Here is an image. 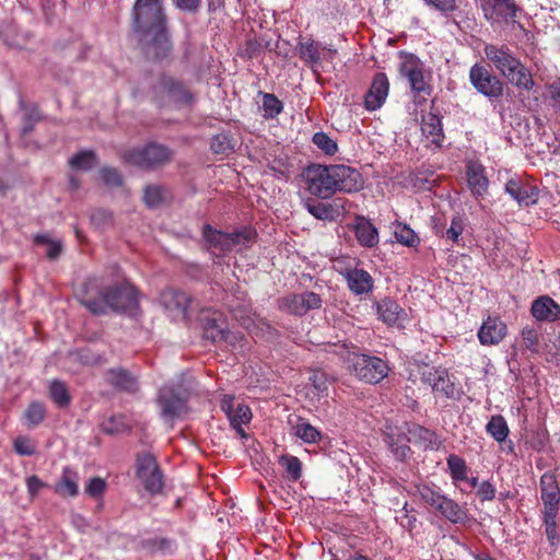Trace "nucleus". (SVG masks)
Returning <instances> with one entry per match:
<instances>
[{
	"mask_svg": "<svg viewBox=\"0 0 560 560\" xmlns=\"http://www.w3.org/2000/svg\"><path fill=\"white\" fill-rule=\"evenodd\" d=\"M133 27L150 37L149 49L156 59L172 51L164 0H135L132 7Z\"/></svg>",
	"mask_w": 560,
	"mask_h": 560,
	"instance_id": "nucleus-1",
	"label": "nucleus"
},
{
	"mask_svg": "<svg viewBox=\"0 0 560 560\" xmlns=\"http://www.w3.org/2000/svg\"><path fill=\"white\" fill-rule=\"evenodd\" d=\"M83 304L93 314H104L107 308L132 312L139 305V294L131 283L124 282L120 285L102 290L98 299L85 298Z\"/></svg>",
	"mask_w": 560,
	"mask_h": 560,
	"instance_id": "nucleus-2",
	"label": "nucleus"
},
{
	"mask_svg": "<svg viewBox=\"0 0 560 560\" xmlns=\"http://www.w3.org/2000/svg\"><path fill=\"white\" fill-rule=\"evenodd\" d=\"M347 362L355 377L369 384H377L388 375L387 362L375 355L349 352Z\"/></svg>",
	"mask_w": 560,
	"mask_h": 560,
	"instance_id": "nucleus-3",
	"label": "nucleus"
},
{
	"mask_svg": "<svg viewBox=\"0 0 560 560\" xmlns=\"http://www.w3.org/2000/svg\"><path fill=\"white\" fill-rule=\"evenodd\" d=\"M399 73L406 78L411 91L418 94L429 95L431 93V72L425 69L424 63L416 55L407 51H399Z\"/></svg>",
	"mask_w": 560,
	"mask_h": 560,
	"instance_id": "nucleus-4",
	"label": "nucleus"
},
{
	"mask_svg": "<svg viewBox=\"0 0 560 560\" xmlns=\"http://www.w3.org/2000/svg\"><path fill=\"white\" fill-rule=\"evenodd\" d=\"M202 235L210 247L225 252L237 246L246 247L248 244L253 243L256 237V231L252 228L244 226L231 233H226L207 224L203 226Z\"/></svg>",
	"mask_w": 560,
	"mask_h": 560,
	"instance_id": "nucleus-5",
	"label": "nucleus"
},
{
	"mask_svg": "<svg viewBox=\"0 0 560 560\" xmlns=\"http://www.w3.org/2000/svg\"><path fill=\"white\" fill-rule=\"evenodd\" d=\"M301 177L305 190L312 196L320 199H328L334 196L331 164H310L302 171Z\"/></svg>",
	"mask_w": 560,
	"mask_h": 560,
	"instance_id": "nucleus-6",
	"label": "nucleus"
},
{
	"mask_svg": "<svg viewBox=\"0 0 560 560\" xmlns=\"http://www.w3.org/2000/svg\"><path fill=\"white\" fill-rule=\"evenodd\" d=\"M469 82L477 92L490 101L498 100L503 95V83L489 69L480 63H475L469 70Z\"/></svg>",
	"mask_w": 560,
	"mask_h": 560,
	"instance_id": "nucleus-7",
	"label": "nucleus"
},
{
	"mask_svg": "<svg viewBox=\"0 0 560 560\" xmlns=\"http://www.w3.org/2000/svg\"><path fill=\"white\" fill-rule=\"evenodd\" d=\"M299 58L312 70L320 66L322 61H332L337 51L330 46L312 38H301L296 45Z\"/></svg>",
	"mask_w": 560,
	"mask_h": 560,
	"instance_id": "nucleus-8",
	"label": "nucleus"
},
{
	"mask_svg": "<svg viewBox=\"0 0 560 560\" xmlns=\"http://www.w3.org/2000/svg\"><path fill=\"white\" fill-rule=\"evenodd\" d=\"M504 191L520 207H530L538 202L539 188L532 180L522 176L511 177L505 183Z\"/></svg>",
	"mask_w": 560,
	"mask_h": 560,
	"instance_id": "nucleus-9",
	"label": "nucleus"
},
{
	"mask_svg": "<svg viewBox=\"0 0 560 560\" xmlns=\"http://www.w3.org/2000/svg\"><path fill=\"white\" fill-rule=\"evenodd\" d=\"M322 298L312 291L294 293L279 300V308L296 316H303L308 311L322 307Z\"/></svg>",
	"mask_w": 560,
	"mask_h": 560,
	"instance_id": "nucleus-10",
	"label": "nucleus"
},
{
	"mask_svg": "<svg viewBox=\"0 0 560 560\" xmlns=\"http://www.w3.org/2000/svg\"><path fill=\"white\" fill-rule=\"evenodd\" d=\"M334 195L337 191L352 194L364 186L362 174L355 167L345 164H331Z\"/></svg>",
	"mask_w": 560,
	"mask_h": 560,
	"instance_id": "nucleus-11",
	"label": "nucleus"
},
{
	"mask_svg": "<svg viewBox=\"0 0 560 560\" xmlns=\"http://www.w3.org/2000/svg\"><path fill=\"white\" fill-rule=\"evenodd\" d=\"M220 407L237 435L243 440L247 439L244 425L248 424L253 418L250 408L244 404H237L235 406L234 396L232 395H223Z\"/></svg>",
	"mask_w": 560,
	"mask_h": 560,
	"instance_id": "nucleus-12",
	"label": "nucleus"
},
{
	"mask_svg": "<svg viewBox=\"0 0 560 560\" xmlns=\"http://www.w3.org/2000/svg\"><path fill=\"white\" fill-rule=\"evenodd\" d=\"M406 423L401 425L386 422L384 429V442L393 453L396 459L406 460L411 455V448L409 446L410 440L408 431L406 430Z\"/></svg>",
	"mask_w": 560,
	"mask_h": 560,
	"instance_id": "nucleus-13",
	"label": "nucleus"
},
{
	"mask_svg": "<svg viewBox=\"0 0 560 560\" xmlns=\"http://www.w3.org/2000/svg\"><path fill=\"white\" fill-rule=\"evenodd\" d=\"M170 156L171 152L166 147L152 143L142 149L126 152L124 160L140 167H151L164 163Z\"/></svg>",
	"mask_w": 560,
	"mask_h": 560,
	"instance_id": "nucleus-14",
	"label": "nucleus"
},
{
	"mask_svg": "<svg viewBox=\"0 0 560 560\" xmlns=\"http://www.w3.org/2000/svg\"><path fill=\"white\" fill-rule=\"evenodd\" d=\"M158 405L160 407L161 417L165 421L183 417L188 408L186 399L178 395L172 387H163L159 392Z\"/></svg>",
	"mask_w": 560,
	"mask_h": 560,
	"instance_id": "nucleus-15",
	"label": "nucleus"
},
{
	"mask_svg": "<svg viewBox=\"0 0 560 560\" xmlns=\"http://www.w3.org/2000/svg\"><path fill=\"white\" fill-rule=\"evenodd\" d=\"M485 55L489 61L493 63L495 69L500 71L504 77L508 72L513 71L514 67L518 66L521 61L514 56L511 49L504 45L498 46L493 44H487L485 46Z\"/></svg>",
	"mask_w": 560,
	"mask_h": 560,
	"instance_id": "nucleus-16",
	"label": "nucleus"
},
{
	"mask_svg": "<svg viewBox=\"0 0 560 560\" xmlns=\"http://www.w3.org/2000/svg\"><path fill=\"white\" fill-rule=\"evenodd\" d=\"M508 334L505 323L498 316H488L478 329V340L482 346H497Z\"/></svg>",
	"mask_w": 560,
	"mask_h": 560,
	"instance_id": "nucleus-17",
	"label": "nucleus"
},
{
	"mask_svg": "<svg viewBox=\"0 0 560 560\" xmlns=\"http://www.w3.org/2000/svg\"><path fill=\"white\" fill-rule=\"evenodd\" d=\"M389 91V81L384 72H377L364 97V107L369 112L380 109L385 103Z\"/></svg>",
	"mask_w": 560,
	"mask_h": 560,
	"instance_id": "nucleus-18",
	"label": "nucleus"
},
{
	"mask_svg": "<svg viewBox=\"0 0 560 560\" xmlns=\"http://www.w3.org/2000/svg\"><path fill=\"white\" fill-rule=\"evenodd\" d=\"M482 10L489 21L515 19L521 11L514 0H482Z\"/></svg>",
	"mask_w": 560,
	"mask_h": 560,
	"instance_id": "nucleus-19",
	"label": "nucleus"
},
{
	"mask_svg": "<svg viewBox=\"0 0 560 560\" xmlns=\"http://www.w3.org/2000/svg\"><path fill=\"white\" fill-rule=\"evenodd\" d=\"M206 339L211 340L212 342H225L231 346L233 349L242 348V341L244 336L240 331H230L218 324L217 318H212L207 320L205 326Z\"/></svg>",
	"mask_w": 560,
	"mask_h": 560,
	"instance_id": "nucleus-20",
	"label": "nucleus"
},
{
	"mask_svg": "<svg viewBox=\"0 0 560 560\" xmlns=\"http://www.w3.org/2000/svg\"><path fill=\"white\" fill-rule=\"evenodd\" d=\"M530 314L538 322L553 323L560 319V305L549 295H541L532 302Z\"/></svg>",
	"mask_w": 560,
	"mask_h": 560,
	"instance_id": "nucleus-21",
	"label": "nucleus"
},
{
	"mask_svg": "<svg viewBox=\"0 0 560 560\" xmlns=\"http://www.w3.org/2000/svg\"><path fill=\"white\" fill-rule=\"evenodd\" d=\"M422 381L428 383L435 393H441L447 398L454 396V384L450 381L448 373L444 369L427 368L422 372Z\"/></svg>",
	"mask_w": 560,
	"mask_h": 560,
	"instance_id": "nucleus-22",
	"label": "nucleus"
},
{
	"mask_svg": "<svg viewBox=\"0 0 560 560\" xmlns=\"http://www.w3.org/2000/svg\"><path fill=\"white\" fill-rule=\"evenodd\" d=\"M467 183L471 194L477 198H482L489 187V180L486 176L483 165L477 161L468 162L466 166Z\"/></svg>",
	"mask_w": 560,
	"mask_h": 560,
	"instance_id": "nucleus-23",
	"label": "nucleus"
},
{
	"mask_svg": "<svg viewBox=\"0 0 560 560\" xmlns=\"http://www.w3.org/2000/svg\"><path fill=\"white\" fill-rule=\"evenodd\" d=\"M160 93L168 103L175 105H189L192 101L191 94L187 91L183 83L172 78H164L160 83Z\"/></svg>",
	"mask_w": 560,
	"mask_h": 560,
	"instance_id": "nucleus-24",
	"label": "nucleus"
},
{
	"mask_svg": "<svg viewBox=\"0 0 560 560\" xmlns=\"http://www.w3.org/2000/svg\"><path fill=\"white\" fill-rule=\"evenodd\" d=\"M410 443L422 447L423 450H438L441 441L438 434L417 423H406Z\"/></svg>",
	"mask_w": 560,
	"mask_h": 560,
	"instance_id": "nucleus-25",
	"label": "nucleus"
},
{
	"mask_svg": "<svg viewBox=\"0 0 560 560\" xmlns=\"http://www.w3.org/2000/svg\"><path fill=\"white\" fill-rule=\"evenodd\" d=\"M304 208L314 218L323 221H334L341 214V210H345L343 205L338 199L330 203H324L308 198L304 201Z\"/></svg>",
	"mask_w": 560,
	"mask_h": 560,
	"instance_id": "nucleus-26",
	"label": "nucleus"
},
{
	"mask_svg": "<svg viewBox=\"0 0 560 560\" xmlns=\"http://www.w3.org/2000/svg\"><path fill=\"white\" fill-rule=\"evenodd\" d=\"M105 380L109 385L119 390L136 393L139 388L138 378L121 368L108 370L105 374Z\"/></svg>",
	"mask_w": 560,
	"mask_h": 560,
	"instance_id": "nucleus-27",
	"label": "nucleus"
},
{
	"mask_svg": "<svg viewBox=\"0 0 560 560\" xmlns=\"http://www.w3.org/2000/svg\"><path fill=\"white\" fill-rule=\"evenodd\" d=\"M347 284L351 292L357 295L368 293L373 289L371 275L363 269H351L346 272Z\"/></svg>",
	"mask_w": 560,
	"mask_h": 560,
	"instance_id": "nucleus-28",
	"label": "nucleus"
},
{
	"mask_svg": "<svg viewBox=\"0 0 560 560\" xmlns=\"http://www.w3.org/2000/svg\"><path fill=\"white\" fill-rule=\"evenodd\" d=\"M422 135L432 144L440 147L443 142L444 135L441 118L432 113H428L422 116L421 121Z\"/></svg>",
	"mask_w": 560,
	"mask_h": 560,
	"instance_id": "nucleus-29",
	"label": "nucleus"
},
{
	"mask_svg": "<svg viewBox=\"0 0 560 560\" xmlns=\"http://www.w3.org/2000/svg\"><path fill=\"white\" fill-rule=\"evenodd\" d=\"M354 234L359 244L372 248L378 244L377 229L366 219L359 218L354 225Z\"/></svg>",
	"mask_w": 560,
	"mask_h": 560,
	"instance_id": "nucleus-30",
	"label": "nucleus"
},
{
	"mask_svg": "<svg viewBox=\"0 0 560 560\" xmlns=\"http://www.w3.org/2000/svg\"><path fill=\"white\" fill-rule=\"evenodd\" d=\"M189 302L188 295L179 290L166 289L161 294V303L166 310L176 311L184 316L187 313Z\"/></svg>",
	"mask_w": 560,
	"mask_h": 560,
	"instance_id": "nucleus-31",
	"label": "nucleus"
},
{
	"mask_svg": "<svg viewBox=\"0 0 560 560\" xmlns=\"http://www.w3.org/2000/svg\"><path fill=\"white\" fill-rule=\"evenodd\" d=\"M434 510L453 524L463 523L467 518L465 510L446 495L442 498Z\"/></svg>",
	"mask_w": 560,
	"mask_h": 560,
	"instance_id": "nucleus-32",
	"label": "nucleus"
},
{
	"mask_svg": "<svg viewBox=\"0 0 560 560\" xmlns=\"http://www.w3.org/2000/svg\"><path fill=\"white\" fill-rule=\"evenodd\" d=\"M78 482V472L70 467H65L59 481L55 486V491L61 497H75L79 492Z\"/></svg>",
	"mask_w": 560,
	"mask_h": 560,
	"instance_id": "nucleus-33",
	"label": "nucleus"
},
{
	"mask_svg": "<svg viewBox=\"0 0 560 560\" xmlns=\"http://www.w3.org/2000/svg\"><path fill=\"white\" fill-rule=\"evenodd\" d=\"M378 318L389 326L398 324L404 314L402 308L392 299H384L376 304Z\"/></svg>",
	"mask_w": 560,
	"mask_h": 560,
	"instance_id": "nucleus-34",
	"label": "nucleus"
},
{
	"mask_svg": "<svg viewBox=\"0 0 560 560\" xmlns=\"http://www.w3.org/2000/svg\"><path fill=\"white\" fill-rule=\"evenodd\" d=\"M292 429L304 443L315 444L322 439L320 431L303 418H299Z\"/></svg>",
	"mask_w": 560,
	"mask_h": 560,
	"instance_id": "nucleus-35",
	"label": "nucleus"
},
{
	"mask_svg": "<svg viewBox=\"0 0 560 560\" xmlns=\"http://www.w3.org/2000/svg\"><path fill=\"white\" fill-rule=\"evenodd\" d=\"M505 77L518 89L530 91L535 85L530 71L521 61Z\"/></svg>",
	"mask_w": 560,
	"mask_h": 560,
	"instance_id": "nucleus-36",
	"label": "nucleus"
},
{
	"mask_svg": "<svg viewBox=\"0 0 560 560\" xmlns=\"http://www.w3.org/2000/svg\"><path fill=\"white\" fill-rule=\"evenodd\" d=\"M486 432L498 443H503L509 436L510 429L504 417L501 415H495L492 416L488 421L486 425Z\"/></svg>",
	"mask_w": 560,
	"mask_h": 560,
	"instance_id": "nucleus-37",
	"label": "nucleus"
},
{
	"mask_svg": "<svg viewBox=\"0 0 560 560\" xmlns=\"http://www.w3.org/2000/svg\"><path fill=\"white\" fill-rule=\"evenodd\" d=\"M49 396L58 408H66L71 402V396L66 384L58 380L50 382Z\"/></svg>",
	"mask_w": 560,
	"mask_h": 560,
	"instance_id": "nucleus-38",
	"label": "nucleus"
},
{
	"mask_svg": "<svg viewBox=\"0 0 560 560\" xmlns=\"http://www.w3.org/2000/svg\"><path fill=\"white\" fill-rule=\"evenodd\" d=\"M446 464L453 481L457 482L468 480V467L466 462L460 456L451 454L446 458Z\"/></svg>",
	"mask_w": 560,
	"mask_h": 560,
	"instance_id": "nucleus-39",
	"label": "nucleus"
},
{
	"mask_svg": "<svg viewBox=\"0 0 560 560\" xmlns=\"http://www.w3.org/2000/svg\"><path fill=\"white\" fill-rule=\"evenodd\" d=\"M394 235L397 242L405 246L417 247L420 244L418 234L405 223L397 222L395 224Z\"/></svg>",
	"mask_w": 560,
	"mask_h": 560,
	"instance_id": "nucleus-40",
	"label": "nucleus"
},
{
	"mask_svg": "<svg viewBox=\"0 0 560 560\" xmlns=\"http://www.w3.org/2000/svg\"><path fill=\"white\" fill-rule=\"evenodd\" d=\"M279 465L285 470L289 480L298 481L301 478L302 462L296 456L282 455L279 458Z\"/></svg>",
	"mask_w": 560,
	"mask_h": 560,
	"instance_id": "nucleus-41",
	"label": "nucleus"
},
{
	"mask_svg": "<svg viewBox=\"0 0 560 560\" xmlns=\"http://www.w3.org/2000/svg\"><path fill=\"white\" fill-rule=\"evenodd\" d=\"M547 540L552 551L560 545V517L541 520Z\"/></svg>",
	"mask_w": 560,
	"mask_h": 560,
	"instance_id": "nucleus-42",
	"label": "nucleus"
},
{
	"mask_svg": "<svg viewBox=\"0 0 560 560\" xmlns=\"http://www.w3.org/2000/svg\"><path fill=\"white\" fill-rule=\"evenodd\" d=\"M283 109L282 102L271 93L262 94V110L266 119L276 118Z\"/></svg>",
	"mask_w": 560,
	"mask_h": 560,
	"instance_id": "nucleus-43",
	"label": "nucleus"
},
{
	"mask_svg": "<svg viewBox=\"0 0 560 560\" xmlns=\"http://www.w3.org/2000/svg\"><path fill=\"white\" fill-rule=\"evenodd\" d=\"M540 330L534 326H525L521 331L523 345L530 352L537 353L540 347Z\"/></svg>",
	"mask_w": 560,
	"mask_h": 560,
	"instance_id": "nucleus-44",
	"label": "nucleus"
},
{
	"mask_svg": "<svg viewBox=\"0 0 560 560\" xmlns=\"http://www.w3.org/2000/svg\"><path fill=\"white\" fill-rule=\"evenodd\" d=\"M46 416L45 406L39 401H33L24 412V418L30 428L38 425Z\"/></svg>",
	"mask_w": 560,
	"mask_h": 560,
	"instance_id": "nucleus-45",
	"label": "nucleus"
},
{
	"mask_svg": "<svg viewBox=\"0 0 560 560\" xmlns=\"http://www.w3.org/2000/svg\"><path fill=\"white\" fill-rule=\"evenodd\" d=\"M139 479L142 481L145 490L151 494L160 493L163 489L164 482L160 468L149 472L144 477H139Z\"/></svg>",
	"mask_w": 560,
	"mask_h": 560,
	"instance_id": "nucleus-46",
	"label": "nucleus"
},
{
	"mask_svg": "<svg viewBox=\"0 0 560 560\" xmlns=\"http://www.w3.org/2000/svg\"><path fill=\"white\" fill-rule=\"evenodd\" d=\"M71 167L82 171L91 170L95 163L96 158L92 151H81L73 155L69 161Z\"/></svg>",
	"mask_w": 560,
	"mask_h": 560,
	"instance_id": "nucleus-47",
	"label": "nucleus"
},
{
	"mask_svg": "<svg viewBox=\"0 0 560 560\" xmlns=\"http://www.w3.org/2000/svg\"><path fill=\"white\" fill-rule=\"evenodd\" d=\"M34 242L37 245H46L47 252L46 255L49 259L57 258L61 250L62 244L59 240H51L48 234H38L34 237Z\"/></svg>",
	"mask_w": 560,
	"mask_h": 560,
	"instance_id": "nucleus-48",
	"label": "nucleus"
},
{
	"mask_svg": "<svg viewBox=\"0 0 560 560\" xmlns=\"http://www.w3.org/2000/svg\"><path fill=\"white\" fill-rule=\"evenodd\" d=\"M233 149V140L226 133L215 135L211 140V150L215 154H229Z\"/></svg>",
	"mask_w": 560,
	"mask_h": 560,
	"instance_id": "nucleus-49",
	"label": "nucleus"
},
{
	"mask_svg": "<svg viewBox=\"0 0 560 560\" xmlns=\"http://www.w3.org/2000/svg\"><path fill=\"white\" fill-rule=\"evenodd\" d=\"M102 429L108 434H116L128 430L129 425L126 422L125 416L115 415L102 423Z\"/></svg>",
	"mask_w": 560,
	"mask_h": 560,
	"instance_id": "nucleus-50",
	"label": "nucleus"
},
{
	"mask_svg": "<svg viewBox=\"0 0 560 560\" xmlns=\"http://www.w3.org/2000/svg\"><path fill=\"white\" fill-rule=\"evenodd\" d=\"M158 468L159 467H158L156 460L151 454L143 453V454L138 455V457H137V476H138V478L144 477L149 472H152Z\"/></svg>",
	"mask_w": 560,
	"mask_h": 560,
	"instance_id": "nucleus-51",
	"label": "nucleus"
},
{
	"mask_svg": "<svg viewBox=\"0 0 560 560\" xmlns=\"http://www.w3.org/2000/svg\"><path fill=\"white\" fill-rule=\"evenodd\" d=\"M313 143L327 155H334L338 151L337 143L325 132H316Z\"/></svg>",
	"mask_w": 560,
	"mask_h": 560,
	"instance_id": "nucleus-52",
	"label": "nucleus"
},
{
	"mask_svg": "<svg viewBox=\"0 0 560 560\" xmlns=\"http://www.w3.org/2000/svg\"><path fill=\"white\" fill-rule=\"evenodd\" d=\"M166 191L160 186H148L144 190V202L148 207L154 208L164 201Z\"/></svg>",
	"mask_w": 560,
	"mask_h": 560,
	"instance_id": "nucleus-53",
	"label": "nucleus"
},
{
	"mask_svg": "<svg viewBox=\"0 0 560 560\" xmlns=\"http://www.w3.org/2000/svg\"><path fill=\"white\" fill-rule=\"evenodd\" d=\"M465 229V221L462 215L452 218L451 225L445 232V236L455 244H459L460 235Z\"/></svg>",
	"mask_w": 560,
	"mask_h": 560,
	"instance_id": "nucleus-54",
	"label": "nucleus"
},
{
	"mask_svg": "<svg viewBox=\"0 0 560 560\" xmlns=\"http://www.w3.org/2000/svg\"><path fill=\"white\" fill-rule=\"evenodd\" d=\"M419 495L422 502L431 506L433 510L444 497L443 493L428 486H423L419 489Z\"/></svg>",
	"mask_w": 560,
	"mask_h": 560,
	"instance_id": "nucleus-55",
	"label": "nucleus"
},
{
	"mask_svg": "<svg viewBox=\"0 0 560 560\" xmlns=\"http://www.w3.org/2000/svg\"><path fill=\"white\" fill-rule=\"evenodd\" d=\"M13 448L22 456H31L36 452L35 443L27 436H18L13 442Z\"/></svg>",
	"mask_w": 560,
	"mask_h": 560,
	"instance_id": "nucleus-56",
	"label": "nucleus"
},
{
	"mask_svg": "<svg viewBox=\"0 0 560 560\" xmlns=\"http://www.w3.org/2000/svg\"><path fill=\"white\" fill-rule=\"evenodd\" d=\"M539 488H540V495H542V493H552L556 491H560V488H559V485H558L555 474L549 472V471L545 472L540 477Z\"/></svg>",
	"mask_w": 560,
	"mask_h": 560,
	"instance_id": "nucleus-57",
	"label": "nucleus"
},
{
	"mask_svg": "<svg viewBox=\"0 0 560 560\" xmlns=\"http://www.w3.org/2000/svg\"><path fill=\"white\" fill-rule=\"evenodd\" d=\"M428 5L434 8L443 15H448L457 8L455 0H423Z\"/></svg>",
	"mask_w": 560,
	"mask_h": 560,
	"instance_id": "nucleus-58",
	"label": "nucleus"
},
{
	"mask_svg": "<svg viewBox=\"0 0 560 560\" xmlns=\"http://www.w3.org/2000/svg\"><path fill=\"white\" fill-rule=\"evenodd\" d=\"M106 489V482L100 477L92 478L85 487V491L93 498L101 497Z\"/></svg>",
	"mask_w": 560,
	"mask_h": 560,
	"instance_id": "nucleus-59",
	"label": "nucleus"
},
{
	"mask_svg": "<svg viewBox=\"0 0 560 560\" xmlns=\"http://www.w3.org/2000/svg\"><path fill=\"white\" fill-rule=\"evenodd\" d=\"M173 5L183 12L196 13L201 8V0H172Z\"/></svg>",
	"mask_w": 560,
	"mask_h": 560,
	"instance_id": "nucleus-60",
	"label": "nucleus"
},
{
	"mask_svg": "<svg viewBox=\"0 0 560 560\" xmlns=\"http://www.w3.org/2000/svg\"><path fill=\"white\" fill-rule=\"evenodd\" d=\"M497 489L490 481H483L477 489V495L481 501H492L495 498Z\"/></svg>",
	"mask_w": 560,
	"mask_h": 560,
	"instance_id": "nucleus-61",
	"label": "nucleus"
},
{
	"mask_svg": "<svg viewBox=\"0 0 560 560\" xmlns=\"http://www.w3.org/2000/svg\"><path fill=\"white\" fill-rule=\"evenodd\" d=\"M101 174L104 183L108 186H119L121 184V176L115 168L104 167Z\"/></svg>",
	"mask_w": 560,
	"mask_h": 560,
	"instance_id": "nucleus-62",
	"label": "nucleus"
},
{
	"mask_svg": "<svg viewBox=\"0 0 560 560\" xmlns=\"http://www.w3.org/2000/svg\"><path fill=\"white\" fill-rule=\"evenodd\" d=\"M91 221L96 226L112 223V213L104 209H97L91 214Z\"/></svg>",
	"mask_w": 560,
	"mask_h": 560,
	"instance_id": "nucleus-63",
	"label": "nucleus"
},
{
	"mask_svg": "<svg viewBox=\"0 0 560 560\" xmlns=\"http://www.w3.org/2000/svg\"><path fill=\"white\" fill-rule=\"evenodd\" d=\"M45 482L42 481L37 476L33 475L26 478V487L30 497L35 498L38 492L45 487Z\"/></svg>",
	"mask_w": 560,
	"mask_h": 560,
	"instance_id": "nucleus-64",
	"label": "nucleus"
}]
</instances>
